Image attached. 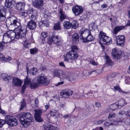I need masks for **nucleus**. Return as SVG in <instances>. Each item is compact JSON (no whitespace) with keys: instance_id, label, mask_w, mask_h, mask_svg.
<instances>
[{"instance_id":"f257e3e1","label":"nucleus","mask_w":130,"mask_h":130,"mask_svg":"<svg viewBox=\"0 0 130 130\" xmlns=\"http://www.w3.org/2000/svg\"><path fill=\"white\" fill-rule=\"evenodd\" d=\"M17 117L21 124L26 127H27L28 125L32 122L33 120L32 115L29 112H22L18 115Z\"/></svg>"},{"instance_id":"f03ea898","label":"nucleus","mask_w":130,"mask_h":130,"mask_svg":"<svg viewBox=\"0 0 130 130\" xmlns=\"http://www.w3.org/2000/svg\"><path fill=\"white\" fill-rule=\"evenodd\" d=\"M16 31L17 38L20 39L24 42H26L27 40L26 38V34L27 31V27L21 26L15 29Z\"/></svg>"},{"instance_id":"7ed1b4c3","label":"nucleus","mask_w":130,"mask_h":130,"mask_svg":"<svg viewBox=\"0 0 130 130\" xmlns=\"http://www.w3.org/2000/svg\"><path fill=\"white\" fill-rule=\"evenodd\" d=\"M6 123L11 126H15L17 124L18 121L13 116H8L5 120L0 119V128Z\"/></svg>"},{"instance_id":"20e7f679","label":"nucleus","mask_w":130,"mask_h":130,"mask_svg":"<svg viewBox=\"0 0 130 130\" xmlns=\"http://www.w3.org/2000/svg\"><path fill=\"white\" fill-rule=\"evenodd\" d=\"M46 42L50 45L53 42L58 46L61 45L63 43V41L61 38L59 37L58 36L54 35L52 36V38H48Z\"/></svg>"},{"instance_id":"39448f33","label":"nucleus","mask_w":130,"mask_h":130,"mask_svg":"<svg viewBox=\"0 0 130 130\" xmlns=\"http://www.w3.org/2000/svg\"><path fill=\"white\" fill-rule=\"evenodd\" d=\"M9 21H6V23L12 26H14L16 29L19 27H21V20L20 19L16 18L14 16L10 18L9 19Z\"/></svg>"},{"instance_id":"423d86ee","label":"nucleus","mask_w":130,"mask_h":130,"mask_svg":"<svg viewBox=\"0 0 130 130\" xmlns=\"http://www.w3.org/2000/svg\"><path fill=\"white\" fill-rule=\"evenodd\" d=\"M99 36V42L107 45H109L112 40L110 37L106 36V34L102 31L100 32Z\"/></svg>"},{"instance_id":"0eeeda50","label":"nucleus","mask_w":130,"mask_h":130,"mask_svg":"<svg viewBox=\"0 0 130 130\" xmlns=\"http://www.w3.org/2000/svg\"><path fill=\"white\" fill-rule=\"evenodd\" d=\"M78 57L77 52L75 51H71L68 52L66 54V56L64 57V60L68 62L69 59L75 60Z\"/></svg>"},{"instance_id":"6e6552de","label":"nucleus","mask_w":130,"mask_h":130,"mask_svg":"<svg viewBox=\"0 0 130 130\" xmlns=\"http://www.w3.org/2000/svg\"><path fill=\"white\" fill-rule=\"evenodd\" d=\"M37 83L38 84H43L47 85L50 83V80L44 75L38 76L37 77Z\"/></svg>"},{"instance_id":"1a4fd4ad","label":"nucleus","mask_w":130,"mask_h":130,"mask_svg":"<svg viewBox=\"0 0 130 130\" xmlns=\"http://www.w3.org/2000/svg\"><path fill=\"white\" fill-rule=\"evenodd\" d=\"M72 10L75 16H78L83 12L84 8L81 6L75 5L73 7Z\"/></svg>"},{"instance_id":"9d476101","label":"nucleus","mask_w":130,"mask_h":130,"mask_svg":"<svg viewBox=\"0 0 130 130\" xmlns=\"http://www.w3.org/2000/svg\"><path fill=\"white\" fill-rule=\"evenodd\" d=\"M34 111L35 118L36 121L39 122H42L43 120L41 117V115L43 112L42 110L40 109H35Z\"/></svg>"},{"instance_id":"9b49d317","label":"nucleus","mask_w":130,"mask_h":130,"mask_svg":"<svg viewBox=\"0 0 130 130\" xmlns=\"http://www.w3.org/2000/svg\"><path fill=\"white\" fill-rule=\"evenodd\" d=\"M117 44L123 46L124 45L125 37L124 36L119 35L116 37Z\"/></svg>"},{"instance_id":"f8f14e48","label":"nucleus","mask_w":130,"mask_h":130,"mask_svg":"<svg viewBox=\"0 0 130 130\" xmlns=\"http://www.w3.org/2000/svg\"><path fill=\"white\" fill-rule=\"evenodd\" d=\"M73 93V91L71 90L66 89L63 90L60 93V95L62 97L64 98H68L72 95Z\"/></svg>"},{"instance_id":"ddd939ff","label":"nucleus","mask_w":130,"mask_h":130,"mask_svg":"<svg viewBox=\"0 0 130 130\" xmlns=\"http://www.w3.org/2000/svg\"><path fill=\"white\" fill-rule=\"evenodd\" d=\"M90 32L89 30L86 29H81L79 31V33L80 34V39L82 41L83 39L85 38L86 36Z\"/></svg>"},{"instance_id":"4468645a","label":"nucleus","mask_w":130,"mask_h":130,"mask_svg":"<svg viewBox=\"0 0 130 130\" xmlns=\"http://www.w3.org/2000/svg\"><path fill=\"white\" fill-rule=\"evenodd\" d=\"M9 33L7 31L5 33L3 36V42L5 43H7L12 41L11 39L10 38L9 35Z\"/></svg>"},{"instance_id":"2eb2a0df","label":"nucleus","mask_w":130,"mask_h":130,"mask_svg":"<svg viewBox=\"0 0 130 130\" xmlns=\"http://www.w3.org/2000/svg\"><path fill=\"white\" fill-rule=\"evenodd\" d=\"M69 73L67 71L63 72L61 75V78H66L69 81H71L73 80V78L71 75H69Z\"/></svg>"},{"instance_id":"dca6fc26","label":"nucleus","mask_w":130,"mask_h":130,"mask_svg":"<svg viewBox=\"0 0 130 130\" xmlns=\"http://www.w3.org/2000/svg\"><path fill=\"white\" fill-rule=\"evenodd\" d=\"M36 24L34 20H31L28 22L27 24V27L30 29L33 30L36 27Z\"/></svg>"},{"instance_id":"f3484780","label":"nucleus","mask_w":130,"mask_h":130,"mask_svg":"<svg viewBox=\"0 0 130 130\" xmlns=\"http://www.w3.org/2000/svg\"><path fill=\"white\" fill-rule=\"evenodd\" d=\"M121 52L119 51H118L115 48L112 50V54L113 56L116 57L118 59H119L121 57Z\"/></svg>"},{"instance_id":"a211bd4d","label":"nucleus","mask_w":130,"mask_h":130,"mask_svg":"<svg viewBox=\"0 0 130 130\" xmlns=\"http://www.w3.org/2000/svg\"><path fill=\"white\" fill-rule=\"evenodd\" d=\"M13 83L15 86H20L22 83V81L18 78H13Z\"/></svg>"},{"instance_id":"6ab92c4d","label":"nucleus","mask_w":130,"mask_h":130,"mask_svg":"<svg viewBox=\"0 0 130 130\" xmlns=\"http://www.w3.org/2000/svg\"><path fill=\"white\" fill-rule=\"evenodd\" d=\"M25 4L23 2H19L17 3L16 7V9L18 11H21L24 10Z\"/></svg>"},{"instance_id":"aec40b11","label":"nucleus","mask_w":130,"mask_h":130,"mask_svg":"<svg viewBox=\"0 0 130 130\" xmlns=\"http://www.w3.org/2000/svg\"><path fill=\"white\" fill-rule=\"evenodd\" d=\"M5 2V5L7 8H12L15 4V2L13 0H6Z\"/></svg>"},{"instance_id":"412c9836","label":"nucleus","mask_w":130,"mask_h":130,"mask_svg":"<svg viewBox=\"0 0 130 130\" xmlns=\"http://www.w3.org/2000/svg\"><path fill=\"white\" fill-rule=\"evenodd\" d=\"M72 41L73 43L77 44L79 42V35L78 34L74 33L72 36Z\"/></svg>"},{"instance_id":"4be33fe9","label":"nucleus","mask_w":130,"mask_h":130,"mask_svg":"<svg viewBox=\"0 0 130 130\" xmlns=\"http://www.w3.org/2000/svg\"><path fill=\"white\" fill-rule=\"evenodd\" d=\"M6 19L5 11L4 9H0V21H3Z\"/></svg>"},{"instance_id":"5701e85b","label":"nucleus","mask_w":130,"mask_h":130,"mask_svg":"<svg viewBox=\"0 0 130 130\" xmlns=\"http://www.w3.org/2000/svg\"><path fill=\"white\" fill-rule=\"evenodd\" d=\"M93 39V38L90 32L89 33L86 38H85L83 39L82 42H88L90 41H91Z\"/></svg>"},{"instance_id":"b1692460","label":"nucleus","mask_w":130,"mask_h":130,"mask_svg":"<svg viewBox=\"0 0 130 130\" xmlns=\"http://www.w3.org/2000/svg\"><path fill=\"white\" fill-rule=\"evenodd\" d=\"M41 36L40 37L39 41L41 42V43H44L45 41V39L47 36V33L46 32H41Z\"/></svg>"},{"instance_id":"393cba45","label":"nucleus","mask_w":130,"mask_h":130,"mask_svg":"<svg viewBox=\"0 0 130 130\" xmlns=\"http://www.w3.org/2000/svg\"><path fill=\"white\" fill-rule=\"evenodd\" d=\"M16 31H15V30L14 31H12L11 32L10 31H8L7 32L9 33V35L10 38L11 39L12 41L14 40L15 38H17L16 36L17 35L16 33Z\"/></svg>"},{"instance_id":"a878e982","label":"nucleus","mask_w":130,"mask_h":130,"mask_svg":"<svg viewBox=\"0 0 130 130\" xmlns=\"http://www.w3.org/2000/svg\"><path fill=\"white\" fill-rule=\"evenodd\" d=\"M62 73V71L60 70H55L53 71V74L55 76L61 78V75Z\"/></svg>"},{"instance_id":"bb28decb","label":"nucleus","mask_w":130,"mask_h":130,"mask_svg":"<svg viewBox=\"0 0 130 130\" xmlns=\"http://www.w3.org/2000/svg\"><path fill=\"white\" fill-rule=\"evenodd\" d=\"M60 14L59 18L61 22H62L66 18V16L64 12L61 9H60L59 12Z\"/></svg>"},{"instance_id":"cd10ccee","label":"nucleus","mask_w":130,"mask_h":130,"mask_svg":"<svg viewBox=\"0 0 130 130\" xmlns=\"http://www.w3.org/2000/svg\"><path fill=\"white\" fill-rule=\"evenodd\" d=\"M119 106V108H121V107L124 106L126 104L125 100L123 99H121L117 102Z\"/></svg>"},{"instance_id":"c85d7f7f","label":"nucleus","mask_w":130,"mask_h":130,"mask_svg":"<svg viewBox=\"0 0 130 130\" xmlns=\"http://www.w3.org/2000/svg\"><path fill=\"white\" fill-rule=\"evenodd\" d=\"M125 27L124 26H118L115 27L113 30L114 34H116L120 30H122Z\"/></svg>"},{"instance_id":"c756f323","label":"nucleus","mask_w":130,"mask_h":130,"mask_svg":"<svg viewBox=\"0 0 130 130\" xmlns=\"http://www.w3.org/2000/svg\"><path fill=\"white\" fill-rule=\"evenodd\" d=\"M36 1L37 2L35 4V5L37 8H40L43 6V1L42 0H38Z\"/></svg>"},{"instance_id":"7c9ffc66","label":"nucleus","mask_w":130,"mask_h":130,"mask_svg":"<svg viewBox=\"0 0 130 130\" xmlns=\"http://www.w3.org/2000/svg\"><path fill=\"white\" fill-rule=\"evenodd\" d=\"M63 25L64 27L67 29H69L71 27V23L68 21L64 22Z\"/></svg>"},{"instance_id":"2f4dec72","label":"nucleus","mask_w":130,"mask_h":130,"mask_svg":"<svg viewBox=\"0 0 130 130\" xmlns=\"http://www.w3.org/2000/svg\"><path fill=\"white\" fill-rule=\"evenodd\" d=\"M1 76L5 80L9 81L11 79V76L10 75H7L5 73L1 75Z\"/></svg>"},{"instance_id":"473e14b6","label":"nucleus","mask_w":130,"mask_h":130,"mask_svg":"<svg viewBox=\"0 0 130 130\" xmlns=\"http://www.w3.org/2000/svg\"><path fill=\"white\" fill-rule=\"evenodd\" d=\"M89 29L91 30H94L97 28L98 27L96 24L92 22L90 24L89 26Z\"/></svg>"},{"instance_id":"72a5a7b5","label":"nucleus","mask_w":130,"mask_h":130,"mask_svg":"<svg viewBox=\"0 0 130 130\" xmlns=\"http://www.w3.org/2000/svg\"><path fill=\"white\" fill-rule=\"evenodd\" d=\"M60 23V22H58L54 24L53 29L55 30H58L61 29Z\"/></svg>"},{"instance_id":"f704fd0d","label":"nucleus","mask_w":130,"mask_h":130,"mask_svg":"<svg viewBox=\"0 0 130 130\" xmlns=\"http://www.w3.org/2000/svg\"><path fill=\"white\" fill-rule=\"evenodd\" d=\"M26 105V103L25 102V100L23 99L22 100L20 103V107L19 108L20 110H22L24 107H25Z\"/></svg>"},{"instance_id":"c9c22d12","label":"nucleus","mask_w":130,"mask_h":130,"mask_svg":"<svg viewBox=\"0 0 130 130\" xmlns=\"http://www.w3.org/2000/svg\"><path fill=\"white\" fill-rule=\"evenodd\" d=\"M45 130H52L53 127L52 126L49 124L45 123L43 125Z\"/></svg>"},{"instance_id":"e433bc0d","label":"nucleus","mask_w":130,"mask_h":130,"mask_svg":"<svg viewBox=\"0 0 130 130\" xmlns=\"http://www.w3.org/2000/svg\"><path fill=\"white\" fill-rule=\"evenodd\" d=\"M114 88L115 90V91H118V92L122 94H127L128 93L127 92H126L123 91L120 88L119 86H116L114 87Z\"/></svg>"},{"instance_id":"4c0bfd02","label":"nucleus","mask_w":130,"mask_h":130,"mask_svg":"<svg viewBox=\"0 0 130 130\" xmlns=\"http://www.w3.org/2000/svg\"><path fill=\"white\" fill-rule=\"evenodd\" d=\"M71 27L74 29H76L79 25L78 22L76 21H73L71 23Z\"/></svg>"},{"instance_id":"58836bf2","label":"nucleus","mask_w":130,"mask_h":130,"mask_svg":"<svg viewBox=\"0 0 130 130\" xmlns=\"http://www.w3.org/2000/svg\"><path fill=\"white\" fill-rule=\"evenodd\" d=\"M116 75V74L115 73H111L107 76V79L109 81H111L113 80L114 77Z\"/></svg>"},{"instance_id":"ea45409f","label":"nucleus","mask_w":130,"mask_h":130,"mask_svg":"<svg viewBox=\"0 0 130 130\" xmlns=\"http://www.w3.org/2000/svg\"><path fill=\"white\" fill-rule=\"evenodd\" d=\"M37 72V70L35 68H34L30 69L29 71V74L33 75H35Z\"/></svg>"},{"instance_id":"a19ab883","label":"nucleus","mask_w":130,"mask_h":130,"mask_svg":"<svg viewBox=\"0 0 130 130\" xmlns=\"http://www.w3.org/2000/svg\"><path fill=\"white\" fill-rule=\"evenodd\" d=\"M118 108H119V106L117 103L116 102L115 103L111 105L110 108L112 110H113L116 109Z\"/></svg>"},{"instance_id":"79ce46f5","label":"nucleus","mask_w":130,"mask_h":130,"mask_svg":"<svg viewBox=\"0 0 130 130\" xmlns=\"http://www.w3.org/2000/svg\"><path fill=\"white\" fill-rule=\"evenodd\" d=\"M114 120L113 119L110 120L108 122H106L104 124L106 126H108L110 125H112L114 124Z\"/></svg>"},{"instance_id":"37998d69","label":"nucleus","mask_w":130,"mask_h":130,"mask_svg":"<svg viewBox=\"0 0 130 130\" xmlns=\"http://www.w3.org/2000/svg\"><path fill=\"white\" fill-rule=\"evenodd\" d=\"M28 13L30 14L31 15L37 14V11L33 8L29 10L28 11Z\"/></svg>"},{"instance_id":"c03bdc74","label":"nucleus","mask_w":130,"mask_h":130,"mask_svg":"<svg viewBox=\"0 0 130 130\" xmlns=\"http://www.w3.org/2000/svg\"><path fill=\"white\" fill-rule=\"evenodd\" d=\"M38 52V50L36 47L30 49V53L31 54L34 55L36 54Z\"/></svg>"},{"instance_id":"a18cd8bd","label":"nucleus","mask_w":130,"mask_h":130,"mask_svg":"<svg viewBox=\"0 0 130 130\" xmlns=\"http://www.w3.org/2000/svg\"><path fill=\"white\" fill-rule=\"evenodd\" d=\"M71 51H75L77 52V51L78 50V48L77 46L75 45H72L71 46Z\"/></svg>"},{"instance_id":"49530a36","label":"nucleus","mask_w":130,"mask_h":130,"mask_svg":"<svg viewBox=\"0 0 130 130\" xmlns=\"http://www.w3.org/2000/svg\"><path fill=\"white\" fill-rule=\"evenodd\" d=\"M37 83H30V86L31 89H35L38 86Z\"/></svg>"},{"instance_id":"de8ad7c7","label":"nucleus","mask_w":130,"mask_h":130,"mask_svg":"<svg viewBox=\"0 0 130 130\" xmlns=\"http://www.w3.org/2000/svg\"><path fill=\"white\" fill-rule=\"evenodd\" d=\"M57 110H52L50 111V114L52 116H56V117H57Z\"/></svg>"},{"instance_id":"09e8293b","label":"nucleus","mask_w":130,"mask_h":130,"mask_svg":"<svg viewBox=\"0 0 130 130\" xmlns=\"http://www.w3.org/2000/svg\"><path fill=\"white\" fill-rule=\"evenodd\" d=\"M31 82L30 79L28 78L27 77H26L24 79V84L27 85L29 84Z\"/></svg>"},{"instance_id":"8fccbe9b","label":"nucleus","mask_w":130,"mask_h":130,"mask_svg":"<svg viewBox=\"0 0 130 130\" xmlns=\"http://www.w3.org/2000/svg\"><path fill=\"white\" fill-rule=\"evenodd\" d=\"M28 13V11H25L24 12H20V14L21 16H22L23 17H25L27 15Z\"/></svg>"},{"instance_id":"3c124183","label":"nucleus","mask_w":130,"mask_h":130,"mask_svg":"<svg viewBox=\"0 0 130 130\" xmlns=\"http://www.w3.org/2000/svg\"><path fill=\"white\" fill-rule=\"evenodd\" d=\"M5 48V46L4 43L3 42L0 43V52L3 51Z\"/></svg>"},{"instance_id":"603ef678","label":"nucleus","mask_w":130,"mask_h":130,"mask_svg":"<svg viewBox=\"0 0 130 130\" xmlns=\"http://www.w3.org/2000/svg\"><path fill=\"white\" fill-rule=\"evenodd\" d=\"M116 116V114L114 113H110L109 114V116L108 117V118H114Z\"/></svg>"},{"instance_id":"864d4df0","label":"nucleus","mask_w":130,"mask_h":130,"mask_svg":"<svg viewBox=\"0 0 130 130\" xmlns=\"http://www.w3.org/2000/svg\"><path fill=\"white\" fill-rule=\"evenodd\" d=\"M26 85L24 83L23 85L22 86V87L21 92L22 93H24V91L26 87Z\"/></svg>"},{"instance_id":"5fc2aeb1","label":"nucleus","mask_w":130,"mask_h":130,"mask_svg":"<svg viewBox=\"0 0 130 130\" xmlns=\"http://www.w3.org/2000/svg\"><path fill=\"white\" fill-rule=\"evenodd\" d=\"M105 121V120H97L96 122V124H100L102 123Z\"/></svg>"},{"instance_id":"6e6d98bb","label":"nucleus","mask_w":130,"mask_h":130,"mask_svg":"<svg viewBox=\"0 0 130 130\" xmlns=\"http://www.w3.org/2000/svg\"><path fill=\"white\" fill-rule=\"evenodd\" d=\"M27 40L26 42H24V46L26 48H28L30 46V43H28L27 42Z\"/></svg>"},{"instance_id":"4d7b16f0","label":"nucleus","mask_w":130,"mask_h":130,"mask_svg":"<svg viewBox=\"0 0 130 130\" xmlns=\"http://www.w3.org/2000/svg\"><path fill=\"white\" fill-rule=\"evenodd\" d=\"M37 14H35L34 15H31L30 17L31 19L34 20H36L37 18Z\"/></svg>"},{"instance_id":"13d9d810","label":"nucleus","mask_w":130,"mask_h":130,"mask_svg":"<svg viewBox=\"0 0 130 130\" xmlns=\"http://www.w3.org/2000/svg\"><path fill=\"white\" fill-rule=\"evenodd\" d=\"M90 62L91 64L93 65L96 66L98 64L97 62L93 60H91L90 61Z\"/></svg>"},{"instance_id":"bf43d9fd","label":"nucleus","mask_w":130,"mask_h":130,"mask_svg":"<svg viewBox=\"0 0 130 130\" xmlns=\"http://www.w3.org/2000/svg\"><path fill=\"white\" fill-rule=\"evenodd\" d=\"M106 62L107 63L109 64L112 62V61L110 59L109 57H107L106 58Z\"/></svg>"},{"instance_id":"052dcab7","label":"nucleus","mask_w":130,"mask_h":130,"mask_svg":"<svg viewBox=\"0 0 130 130\" xmlns=\"http://www.w3.org/2000/svg\"><path fill=\"white\" fill-rule=\"evenodd\" d=\"M125 82L126 84H130V78H128L125 80Z\"/></svg>"},{"instance_id":"680f3d73","label":"nucleus","mask_w":130,"mask_h":130,"mask_svg":"<svg viewBox=\"0 0 130 130\" xmlns=\"http://www.w3.org/2000/svg\"><path fill=\"white\" fill-rule=\"evenodd\" d=\"M125 113V112L124 110H122L120 111V112L119 113V114L121 116L123 115Z\"/></svg>"},{"instance_id":"e2e57ef3","label":"nucleus","mask_w":130,"mask_h":130,"mask_svg":"<svg viewBox=\"0 0 130 130\" xmlns=\"http://www.w3.org/2000/svg\"><path fill=\"white\" fill-rule=\"evenodd\" d=\"M108 6L107 4H103L101 5V8H106Z\"/></svg>"},{"instance_id":"0e129e2a","label":"nucleus","mask_w":130,"mask_h":130,"mask_svg":"<svg viewBox=\"0 0 130 130\" xmlns=\"http://www.w3.org/2000/svg\"><path fill=\"white\" fill-rule=\"evenodd\" d=\"M5 58L4 55L2 53H0V59H4Z\"/></svg>"},{"instance_id":"69168bd1","label":"nucleus","mask_w":130,"mask_h":130,"mask_svg":"<svg viewBox=\"0 0 130 130\" xmlns=\"http://www.w3.org/2000/svg\"><path fill=\"white\" fill-rule=\"evenodd\" d=\"M95 105L96 106L98 107H101V104L98 102H96Z\"/></svg>"},{"instance_id":"338daca9","label":"nucleus","mask_w":130,"mask_h":130,"mask_svg":"<svg viewBox=\"0 0 130 130\" xmlns=\"http://www.w3.org/2000/svg\"><path fill=\"white\" fill-rule=\"evenodd\" d=\"M65 105L66 104L64 102L63 103L60 104V107L61 108H63L65 107Z\"/></svg>"},{"instance_id":"774afa93","label":"nucleus","mask_w":130,"mask_h":130,"mask_svg":"<svg viewBox=\"0 0 130 130\" xmlns=\"http://www.w3.org/2000/svg\"><path fill=\"white\" fill-rule=\"evenodd\" d=\"M127 113L125 114V115L126 116H127L128 117H129L130 118V111H127Z\"/></svg>"}]
</instances>
